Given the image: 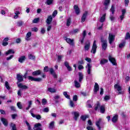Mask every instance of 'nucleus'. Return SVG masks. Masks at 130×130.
Returning <instances> with one entry per match:
<instances>
[{
    "mask_svg": "<svg viewBox=\"0 0 130 130\" xmlns=\"http://www.w3.org/2000/svg\"><path fill=\"white\" fill-rule=\"evenodd\" d=\"M102 42V48L103 50H106L107 48V40L104 39L103 38L101 39Z\"/></svg>",
    "mask_w": 130,
    "mask_h": 130,
    "instance_id": "1",
    "label": "nucleus"
},
{
    "mask_svg": "<svg viewBox=\"0 0 130 130\" xmlns=\"http://www.w3.org/2000/svg\"><path fill=\"white\" fill-rule=\"evenodd\" d=\"M114 88L115 90H116L118 91V95H120V94H123V92L120 91L121 90H122V88L120 85H119V84H116L114 86Z\"/></svg>",
    "mask_w": 130,
    "mask_h": 130,
    "instance_id": "2",
    "label": "nucleus"
},
{
    "mask_svg": "<svg viewBox=\"0 0 130 130\" xmlns=\"http://www.w3.org/2000/svg\"><path fill=\"white\" fill-rule=\"evenodd\" d=\"M96 50H97V44H96V41H94L90 52L91 53H93V54H95L96 53Z\"/></svg>",
    "mask_w": 130,
    "mask_h": 130,
    "instance_id": "3",
    "label": "nucleus"
},
{
    "mask_svg": "<svg viewBox=\"0 0 130 130\" xmlns=\"http://www.w3.org/2000/svg\"><path fill=\"white\" fill-rule=\"evenodd\" d=\"M108 40H109V43L110 44H112L114 40H115V36L113 35L112 34H109Z\"/></svg>",
    "mask_w": 130,
    "mask_h": 130,
    "instance_id": "4",
    "label": "nucleus"
},
{
    "mask_svg": "<svg viewBox=\"0 0 130 130\" xmlns=\"http://www.w3.org/2000/svg\"><path fill=\"white\" fill-rule=\"evenodd\" d=\"M90 47H91V42L90 41L87 40L85 42V45L84 46V50L88 51L90 49Z\"/></svg>",
    "mask_w": 130,
    "mask_h": 130,
    "instance_id": "5",
    "label": "nucleus"
},
{
    "mask_svg": "<svg viewBox=\"0 0 130 130\" xmlns=\"http://www.w3.org/2000/svg\"><path fill=\"white\" fill-rule=\"evenodd\" d=\"M109 60L112 63L113 66H117L115 58H113L111 55L109 56Z\"/></svg>",
    "mask_w": 130,
    "mask_h": 130,
    "instance_id": "6",
    "label": "nucleus"
},
{
    "mask_svg": "<svg viewBox=\"0 0 130 130\" xmlns=\"http://www.w3.org/2000/svg\"><path fill=\"white\" fill-rule=\"evenodd\" d=\"M34 110V108H32L30 110V113L31 115V116H32V117H36L37 118V119H41V116L40 115H36L35 114H34L33 113V111Z\"/></svg>",
    "mask_w": 130,
    "mask_h": 130,
    "instance_id": "7",
    "label": "nucleus"
},
{
    "mask_svg": "<svg viewBox=\"0 0 130 130\" xmlns=\"http://www.w3.org/2000/svg\"><path fill=\"white\" fill-rule=\"evenodd\" d=\"M28 80H30V81H34V82H41V81H42L41 78H34L32 76H28Z\"/></svg>",
    "mask_w": 130,
    "mask_h": 130,
    "instance_id": "8",
    "label": "nucleus"
},
{
    "mask_svg": "<svg viewBox=\"0 0 130 130\" xmlns=\"http://www.w3.org/2000/svg\"><path fill=\"white\" fill-rule=\"evenodd\" d=\"M42 125L40 123H36L33 127V129L34 130H42V128L41 127Z\"/></svg>",
    "mask_w": 130,
    "mask_h": 130,
    "instance_id": "9",
    "label": "nucleus"
},
{
    "mask_svg": "<svg viewBox=\"0 0 130 130\" xmlns=\"http://www.w3.org/2000/svg\"><path fill=\"white\" fill-rule=\"evenodd\" d=\"M88 15V12L85 11L84 13H83L82 18H81V23H84L85 21H86V19L87 18V16Z\"/></svg>",
    "mask_w": 130,
    "mask_h": 130,
    "instance_id": "10",
    "label": "nucleus"
},
{
    "mask_svg": "<svg viewBox=\"0 0 130 130\" xmlns=\"http://www.w3.org/2000/svg\"><path fill=\"white\" fill-rule=\"evenodd\" d=\"M86 68L87 70V74H88V75H91V69H92V66H91V64H90V63H88L87 64V66H86Z\"/></svg>",
    "mask_w": 130,
    "mask_h": 130,
    "instance_id": "11",
    "label": "nucleus"
},
{
    "mask_svg": "<svg viewBox=\"0 0 130 130\" xmlns=\"http://www.w3.org/2000/svg\"><path fill=\"white\" fill-rule=\"evenodd\" d=\"M109 4H110V0H104V6H105V10L108 9Z\"/></svg>",
    "mask_w": 130,
    "mask_h": 130,
    "instance_id": "12",
    "label": "nucleus"
},
{
    "mask_svg": "<svg viewBox=\"0 0 130 130\" xmlns=\"http://www.w3.org/2000/svg\"><path fill=\"white\" fill-rule=\"evenodd\" d=\"M72 114L74 115V120L77 121L78 120V117L80 116V114L78 112H73Z\"/></svg>",
    "mask_w": 130,
    "mask_h": 130,
    "instance_id": "13",
    "label": "nucleus"
},
{
    "mask_svg": "<svg viewBox=\"0 0 130 130\" xmlns=\"http://www.w3.org/2000/svg\"><path fill=\"white\" fill-rule=\"evenodd\" d=\"M74 9L76 15H80V11L79 6L78 5H74Z\"/></svg>",
    "mask_w": 130,
    "mask_h": 130,
    "instance_id": "14",
    "label": "nucleus"
},
{
    "mask_svg": "<svg viewBox=\"0 0 130 130\" xmlns=\"http://www.w3.org/2000/svg\"><path fill=\"white\" fill-rule=\"evenodd\" d=\"M17 80L18 81V83H21V82H23V80L24 78H23V76L20 74H17Z\"/></svg>",
    "mask_w": 130,
    "mask_h": 130,
    "instance_id": "15",
    "label": "nucleus"
},
{
    "mask_svg": "<svg viewBox=\"0 0 130 130\" xmlns=\"http://www.w3.org/2000/svg\"><path fill=\"white\" fill-rule=\"evenodd\" d=\"M46 22L47 25H50V24H51V22H52V16L51 15L49 16Z\"/></svg>",
    "mask_w": 130,
    "mask_h": 130,
    "instance_id": "16",
    "label": "nucleus"
},
{
    "mask_svg": "<svg viewBox=\"0 0 130 130\" xmlns=\"http://www.w3.org/2000/svg\"><path fill=\"white\" fill-rule=\"evenodd\" d=\"M1 121L3 123L4 125L5 126H8L9 123L8 122V120L5 118H1Z\"/></svg>",
    "mask_w": 130,
    "mask_h": 130,
    "instance_id": "17",
    "label": "nucleus"
},
{
    "mask_svg": "<svg viewBox=\"0 0 130 130\" xmlns=\"http://www.w3.org/2000/svg\"><path fill=\"white\" fill-rule=\"evenodd\" d=\"M49 72L51 75H52V76L55 79H56V78H57V76L56 75V74H55V72H54V70L52 68L50 69Z\"/></svg>",
    "mask_w": 130,
    "mask_h": 130,
    "instance_id": "18",
    "label": "nucleus"
},
{
    "mask_svg": "<svg viewBox=\"0 0 130 130\" xmlns=\"http://www.w3.org/2000/svg\"><path fill=\"white\" fill-rule=\"evenodd\" d=\"M25 60H26V56H21L18 58V61L20 63H23Z\"/></svg>",
    "mask_w": 130,
    "mask_h": 130,
    "instance_id": "19",
    "label": "nucleus"
},
{
    "mask_svg": "<svg viewBox=\"0 0 130 130\" xmlns=\"http://www.w3.org/2000/svg\"><path fill=\"white\" fill-rule=\"evenodd\" d=\"M102 121V119L100 118L98 121H96L95 125H96L98 129L101 130V127L100 126V123Z\"/></svg>",
    "mask_w": 130,
    "mask_h": 130,
    "instance_id": "20",
    "label": "nucleus"
},
{
    "mask_svg": "<svg viewBox=\"0 0 130 130\" xmlns=\"http://www.w3.org/2000/svg\"><path fill=\"white\" fill-rule=\"evenodd\" d=\"M18 88H20L21 89H23V90H26V89H28V86L26 85H24L22 83H19L18 84Z\"/></svg>",
    "mask_w": 130,
    "mask_h": 130,
    "instance_id": "21",
    "label": "nucleus"
},
{
    "mask_svg": "<svg viewBox=\"0 0 130 130\" xmlns=\"http://www.w3.org/2000/svg\"><path fill=\"white\" fill-rule=\"evenodd\" d=\"M79 75V83H81L82 81H83V79H84V75H83V73L79 72L78 73Z\"/></svg>",
    "mask_w": 130,
    "mask_h": 130,
    "instance_id": "22",
    "label": "nucleus"
},
{
    "mask_svg": "<svg viewBox=\"0 0 130 130\" xmlns=\"http://www.w3.org/2000/svg\"><path fill=\"white\" fill-rule=\"evenodd\" d=\"M67 43L70 44V45H74V39H71L70 38H67L66 39Z\"/></svg>",
    "mask_w": 130,
    "mask_h": 130,
    "instance_id": "23",
    "label": "nucleus"
},
{
    "mask_svg": "<svg viewBox=\"0 0 130 130\" xmlns=\"http://www.w3.org/2000/svg\"><path fill=\"white\" fill-rule=\"evenodd\" d=\"M79 31H80V29L78 28L73 29L70 32V34H71V35H74V34L78 33Z\"/></svg>",
    "mask_w": 130,
    "mask_h": 130,
    "instance_id": "24",
    "label": "nucleus"
},
{
    "mask_svg": "<svg viewBox=\"0 0 130 130\" xmlns=\"http://www.w3.org/2000/svg\"><path fill=\"white\" fill-rule=\"evenodd\" d=\"M98 91H99V85H98V83H95L94 86V93H97Z\"/></svg>",
    "mask_w": 130,
    "mask_h": 130,
    "instance_id": "25",
    "label": "nucleus"
},
{
    "mask_svg": "<svg viewBox=\"0 0 130 130\" xmlns=\"http://www.w3.org/2000/svg\"><path fill=\"white\" fill-rule=\"evenodd\" d=\"M32 76H39V75H41V71L39 70L35 72H33L32 73Z\"/></svg>",
    "mask_w": 130,
    "mask_h": 130,
    "instance_id": "26",
    "label": "nucleus"
},
{
    "mask_svg": "<svg viewBox=\"0 0 130 130\" xmlns=\"http://www.w3.org/2000/svg\"><path fill=\"white\" fill-rule=\"evenodd\" d=\"M31 35H32V32H28L27 33L26 35V38H25V40H26V41H29V40H30V37H31Z\"/></svg>",
    "mask_w": 130,
    "mask_h": 130,
    "instance_id": "27",
    "label": "nucleus"
},
{
    "mask_svg": "<svg viewBox=\"0 0 130 130\" xmlns=\"http://www.w3.org/2000/svg\"><path fill=\"white\" fill-rule=\"evenodd\" d=\"M117 119H118V116L117 115H116L113 117L112 118V122L115 123L116 121H117Z\"/></svg>",
    "mask_w": 130,
    "mask_h": 130,
    "instance_id": "28",
    "label": "nucleus"
},
{
    "mask_svg": "<svg viewBox=\"0 0 130 130\" xmlns=\"http://www.w3.org/2000/svg\"><path fill=\"white\" fill-rule=\"evenodd\" d=\"M74 85L75 88H80L81 87V84H80V83H79L77 80L74 81Z\"/></svg>",
    "mask_w": 130,
    "mask_h": 130,
    "instance_id": "29",
    "label": "nucleus"
},
{
    "mask_svg": "<svg viewBox=\"0 0 130 130\" xmlns=\"http://www.w3.org/2000/svg\"><path fill=\"white\" fill-rule=\"evenodd\" d=\"M15 53V51L13 49H9L7 52H6V55H9V54H14Z\"/></svg>",
    "mask_w": 130,
    "mask_h": 130,
    "instance_id": "30",
    "label": "nucleus"
},
{
    "mask_svg": "<svg viewBox=\"0 0 130 130\" xmlns=\"http://www.w3.org/2000/svg\"><path fill=\"white\" fill-rule=\"evenodd\" d=\"M101 106V105L100 104V103L98 102L94 106V110H98V109L100 108Z\"/></svg>",
    "mask_w": 130,
    "mask_h": 130,
    "instance_id": "31",
    "label": "nucleus"
},
{
    "mask_svg": "<svg viewBox=\"0 0 130 130\" xmlns=\"http://www.w3.org/2000/svg\"><path fill=\"white\" fill-rule=\"evenodd\" d=\"M47 91L50 93H55L56 92V89L52 88H48Z\"/></svg>",
    "mask_w": 130,
    "mask_h": 130,
    "instance_id": "32",
    "label": "nucleus"
},
{
    "mask_svg": "<svg viewBox=\"0 0 130 130\" xmlns=\"http://www.w3.org/2000/svg\"><path fill=\"white\" fill-rule=\"evenodd\" d=\"M125 43L126 42L125 41H123L122 43H121L119 45V48H123V47L124 46H125Z\"/></svg>",
    "mask_w": 130,
    "mask_h": 130,
    "instance_id": "33",
    "label": "nucleus"
},
{
    "mask_svg": "<svg viewBox=\"0 0 130 130\" xmlns=\"http://www.w3.org/2000/svg\"><path fill=\"white\" fill-rule=\"evenodd\" d=\"M108 62V60L106 59H101L100 61L101 64H105V63H107Z\"/></svg>",
    "mask_w": 130,
    "mask_h": 130,
    "instance_id": "34",
    "label": "nucleus"
},
{
    "mask_svg": "<svg viewBox=\"0 0 130 130\" xmlns=\"http://www.w3.org/2000/svg\"><path fill=\"white\" fill-rule=\"evenodd\" d=\"M16 24L18 27H21V26H23V24H24V22H23V21L22 20H19L17 22Z\"/></svg>",
    "mask_w": 130,
    "mask_h": 130,
    "instance_id": "35",
    "label": "nucleus"
},
{
    "mask_svg": "<svg viewBox=\"0 0 130 130\" xmlns=\"http://www.w3.org/2000/svg\"><path fill=\"white\" fill-rule=\"evenodd\" d=\"M88 117H89V116L85 115H82L80 117V118L81 119H82V120H83V121H85V120H86V119H87Z\"/></svg>",
    "mask_w": 130,
    "mask_h": 130,
    "instance_id": "36",
    "label": "nucleus"
},
{
    "mask_svg": "<svg viewBox=\"0 0 130 130\" xmlns=\"http://www.w3.org/2000/svg\"><path fill=\"white\" fill-rule=\"evenodd\" d=\"M32 102H33L32 101H29L27 102V103H28V107H26V110H29V109H30V108L31 107V106L32 105Z\"/></svg>",
    "mask_w": 130,
    "mask_h": 130,
    "instance_id": "37",
    "label": "nucleus"
},
{
    "mask_svg": "<svg viewBox=\"0 0 130 130\" xmlns=\"http://www.w3.org/2000/svg\"><path fill=\"white\" fill-rule=\"evenodd\" d=\"M54 127V121H52L50 123L49 128L50 129H52Z\"/></svg>",
    "mask_w": 130,
    "mask_h": 130,
    "instance_id": "38",
    "label": "nucleus"
},
{
    "mask_svg": "<svg viewBox=\"0 0 130 130\" xmlns=\"http://www.w3.org/2000/svg\"><path fill=\"white\" fill-rule=\"evenodd\" d=\"M105 17H106V14H104L102 16V17H101L100 21L101 23H103V22H104V21H105Z\"/></svg>",
    "mask_w": 130,
    "mask_h": 130,
    "instance_id": "39",
    "label": "nucleus"
},
{
    "mask_svg": "<svg viewBox=\"0 0 130 130\" xmlns=\"http://www.w3.org/2000/svg\"><path fill=\"white\" fill-rule=\"evenodd\" d=\"M10 126L12 127V130H17V128L16 127V124H14V123H11L10 124Z\"/></svg>",
    "mask_w": 130,
    "mask_h": 130,
    "instance_id": "40",
    "label": "nucleus"
},
{
    "mask_svg": "<svg viewBox=\"0 0 130 130\" xmlns=\"http://www.w3.org/2000/svg\"><path fill=\"white\" fill-rule=\"evenodd\" d=\"M100 108L101 113H104L105 112V107L104 106H101Z\"/></svg>",
    "mask_w": 130,
    "mask_h": 130,
    "instance_id": "41",
    "label": "nucleus"
},
{
    "mask_svg": "<svg viewBox=\"0 0 130 130\" xmlns=\"http://www.w3.org/2000/svg\"><path fill=\"white\" fill-rule=\"evenodd\" d=\"M53 3V0H47L46 4L48 5V6H50L51 5H52Z\"/></svg>",
    "mask_w": 130,
    "mask_h": 130,
    "instance_id": "42",
    "label": "nucleus"
},
{
    "mask_svg": "<svg viewBox=\"0 0 130 130\" xmlns=\"http://www.w3.org/2000/svg\"><path fill=\"white\" fill-rule=\"evenodd\" d=\"M25 123L27 126L28 130H32V128H31V125L27 121H25Z\"/></svg>",
    "mask_w": 130,
    "mask_h": 130,
    "instance_id": "43",
    "label": "nucleus"
},
{
    "mask_svg": "<svg viewBox=\"0 0 130 130\" xmlns=\"http://www.w3.org/2000/svg\"><path fill=\"white\" fill-rule=\"evenodd\" d=\"M110 12H111L112 15H114V12H115V9H114V6L112 5L110 9Z\"/></svg>",
    "mask_w": 130,
    "mask_h": 130,
    "instance_id": "44",
    "label": "nucleus"
},
{
    "mask_svg": "<svg viewBox=\"0 0 130 130\" xmlns=\"http://www.w3.org/2000/svg\"><path fill=\"white\" fill-rule=\"evenodd\" d=\"M63 57V55H58L57 56V61L60 62L61 61V58Z\"/></svg>",
    "mask_w": 130,
    "mask_h": 130,
    "instance_id": "45",
    "label": "nucleus"
},
{
    "mask_svg": "<svg viewBox=\"0 0 130 130\" xmlns=\"http://www.w3.org/2000/svg\"><path fill=\"white\" fill-rule=\"evenodd\" d=\"M128 39H129L130 40V34L129 32H127L126 34V36L125 37V40H127Z\"/></svg>",
    "mask_w": 130,
    "mask_h": 130,
    "instance_id": "46",
    "label": "nucleus"
},
{
    "mask_svg": "<svg viewBox=\"0 0 130 130\" xmlns=\"http://www.w3.org/2000/svg\"><path fill=\"white\" fill-rule=\"evenodd\" d=\"M29 59H35V56L32 55L31 54H28Z\"/></svg>",
    "mask_w": 130,
    "mask_h": 130,
    "instance_id": "47",
    "label": "nucleus"
},
{
    "mask_svg": "<svg viewBox=\"0 0 130 130\" xmlns=\"http://www.w3.org/2000/svg\"><path fill=\"white\" fill-rule=\"evenodd\" d=\"M42 103L43 105H46V104H47V100L45 99H43L42 100Z\"/></svg>",
    "mask_w": 130,
    "mask_h": 130,
    "instance_id": "48",
    "label": "nucleus"
},
{
    "mask_svg": "<svg viewBox=\"0 0 130 130\" xmlns=\"http://www.w3.org/2000/svg\"><path fill=\"white\" fill-rule=\"evenodd\" d=\"M63 94L65 96L66 98H67V99H70V95L68 94V92H63Z\"/></svg>",
    "mask_w": 130,
    "mask_h": 130,
    "instance_id": "49",
    "label": "nucleus"
},
{
    "mask_svg": "<svg viewBox=\"0 0 130 130\" xmlns=\"http://www.w3.org/2000/svg\"><path fill=\"white\" fill-rule=\"evenodd\" d=\"M17 106L18 107V108L19 109H22V108H23V106H22V105L21 104L20 102H18L17 103Z\"/></svg>",
    "mask_w": 130,
    "mask_h": 130,
    "instance_id": "50",
    "label": "nucleus"
},
{
    "mask_svg": "<svg viewBox=\"0 0 130 130\" xmlns=\"http://www.w3.org/2000/svg\"><path fill=\"white\" fill-rule=\"evenodd\" d=\"M5 86L8 90H10V85H9V82L8 81L5 82Z\"/></svg>",
    "mask_w": 130,
    "mask_h": 130,
    "instance_id": "51",
    "label": "nucleus"
},
{
    "mask_svg": "<svg viewBox=\"0 0 130 130\" xmlns=\"http://www.w3.org/2000/svg\"><path fill=\"white\" fill-rule=\"evenodd\" d=\"M85 40V37H82L79 40L80 42H81V44H83L84 43V41Z\"/></svg>",
    "mask_w": 130,
    "mask_h": 130,
    "instance_id": "52",
    "label": "nucleus"
},
{
    "mask_svg": "<svg viewBox=\"0 0 130 130\" xmlns=\"http://www.w3.org/2000/svg\"><path fill=\"white\" fill-rule=\"evenodd\" d=\"M39 20H40L39 18H35L32 21V23H38V22H39Z\"/></svg>",
    "mask_w": 130,
    "mask_h": 130,
    "instance_id": "53",
    "label": "nucleus"
},
{
    "mask_svg": "<svg viewBox=\"0 0 130 130\" xmlns=\"http://www.w3.org/2000/svg\"><path fill=\"white\" fill-rule=\"evenodd\" d=\"M73 101H78V95H75L73 98Z\"/></svg>",
    "mask_w": 130,
    "mask_h": 130,
    "instance_id": "54",
    "label": "nucleus"
},
{
    "mask_svg": "<svg viewBox=\"0 0 130 130\" xmlns=\"http://www.w3.org/2000/svg\"><path fill=\"white\" fill-rule=\"evenodd\" d=\"M71 25V18H69L67 21V26H70Z\"/></svg>",
    "mask_w": 130,
    "mask_h": 130,
    "instance_id": "55",
    "label": "nucleus"
},
{
    "mask_svg": "<svg viewBox=\"0 0 130 130\" xmlns=\"http://www.w3.org/2000/svg\"><path fill=\"white\" fill-rule=\"evenodd\" d=\"M49 71V69L48 68V66H46L44 68V72H45L46 73H47Z\"/></svg>",
    "mask_w": 130,
    "mask_h": 130,
    "instance_id": "56",
    "label": "nucleus"
},
{
    "mask_svg": "<svg viewBox=\"0 0 130 130\" xmlns=\"http://www.w3.org/2000/svg\"><path fill=\"white\" fill-rule=\"evenodd\" d=\"M87 130H96L95 128H93L92 126H88L86 127Z\"/></svg>",
    "mask_w": 130,
    "mask_h": 130,
    "instance_id": "57",
    "label": "nucleus"
},
{
    "mask_svg": "<svg viewBox=\"0 0 130 130\" xmlns=\"http://www.w3.org/2000/svg\"><path fill=\"white\" fill-rule=\"evenodd\" d=\"M13 57H14V55H11L10 57H7L6 59L7 60H11Z\"/></svg>",
    "mask_w": 130,
    "mask_h": 130,
    "instance_id": "58",
    "label": "nucleus"
},
{
    "mask_svg": "<svg viewBox=\"0 0 130 130\" xmlns=\"http://www.w3.org/2000/svg\"><path fill=\"white\" fill-rule=\"evenodd\" d=\"M110 19L111 21H114V19H115V17H114V16H113V15H110Z\"/></svg>",
    "mask_w": 130,
    "mask_h": 130,
    "instance_id": "59",
    "label": "nucleus"
},
{
    "mask_svg": "<svg viewBox=\"0 0 130 130\" xmlns=\"http://www.w3.org/2000/svg\"><path fill=\"white\" fill-rule=\"evenodd\" d=\"M109 99H110V96L109 95H106L104 98L105 101H107L108 100H109Z\"/></svg>",
    "mask_w": 130,
    "mask_h": 130,
    "instance_id": "60",
    "label": "nucleus"
},
{
    "mask_svg": "<svg viewBox=\"0 0 130 130\" xmlns=\"http://www.w3.org/2000/svg\"><path fill=\"white\" fill-rule=\"evenodd\" d=\"M31 30L33 32H37V31H38V28L37 27H33L31 28Z\"/></svg>",
    "mask_w": 130,
    "mask_h": 130,
    "instance_id": "61",
    "label": "nucleus"
},
{
    "mask_svg": "<svg viewBox=\"0 0 130 130\" xmlns=\"http://www.w3.org/2000/svg\"><path fill=\"white\" fill-rule=\"evenodd\" d=\"M49 112V109L48 108H45L43 109V112Z\"/></svg>",
    "mask_w": 130,
    "mask_h": 130,
    "instance_id": "62",
    "label": "nucleus"
},
{
    "mask_svg": "<svg viewBox=\"0 0 130 130\" xmlns=\"http://www.w3.org/2000/svg\"><path fill=\"white\" fill-rule=\"evenodd\" d=\"M70 106L71 107H75V104H74V102H72V101H70Z\"/></svg>",
    "mask_w": 130,
    "mask_h": 130,
    "instance_id": "63",
    "label": "nucleus"
},
{
    "mask_svg": "<svg viewBox=\"0 0 130 130\" xmlns=\"http://www.w3.org/2000/svg\"><path fill=\"white\" fill-rule=\"evenodd\" d=\"M60 98V96L59 95H55L54 97V100H58V99H59Z\"/></svg>",
    "mask_w": 130,
    "mask_h": 130,
    "instance_id": "64",
    "label": "nucleus"
}]
</instances>
